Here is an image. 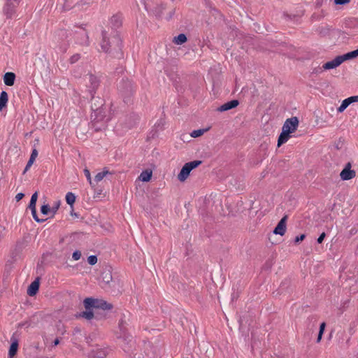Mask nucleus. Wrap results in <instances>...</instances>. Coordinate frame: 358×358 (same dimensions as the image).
Instances as JSON below:
<instances>
[{
    "instance_id": "11",
    "label": "nucleus",
    "mask_w": 358,
    "mask_h": 358,
    "mask_svg": "<svg viewBox=\"0 0 358 358\" xmlns=\"http://www.w3.org/2000/svg\"><path fill=\"white\" fill-rule=\"evenodd\" d=\"M97 303L98 300L92 298H87L84 300V306L87 310L91 308H96Z\"/></svg>"
},
{
    "instance_id": "40",
    "label": "nucleus",
    "mask_w": 358,
    "mask_h": 358,
    "mask_svg": "<svg viewBox=\"0 0 358 358\" xmlns=\"http://www.w3.org/2000/svg\"><path fill=\"white\" fill-rule=\"evenodd\" d=\"M119 326H120V331H122V333L120 334V336H118V337L121 338L122 337V334L124 333V327H123L122 322L120 323Z\"/></svg>"
},
{
    "instance_id": "20",
    "label": "nucleus",
    "mask_w": 358,
    "mask_h": 358,
    "mask_svg": "<svg viewBox=\"0 0 358 358\" xmlns=\"http://www.w3.org/2000/svg\"><path fill=\"white\" fill-rule=\"evenodd\" d=\"M84 173H85V176L87 181L90 184L91 187L94 188L95 187V184H94V182H93V180L92 179L90 171L87 169H84Z\"/></svg>"
},
{
    "instance_id": "8",
    "label": "nucleus",
    "mask_w": 358,
    "mask_h": 358,
    "mask_svg": "<svg viewBox=\"0 0 358 358\" xmlns=\"http://www.w3.org/2000/svg\"><path fill=\"white\" fill-rule=\"evenodd\" d=\"M238 105V101L237 100H232L231 101H229L227 103H225L224 104L222 105L219 108L220 111H227L228 110L232 109L235 107H236Z\"/></svg>"
},
{
    "instance_id": "36",
    "label": "nucleus",
    "mask_w": 358,
    "mask_h": 358,
    "mask_svg": "<svg viewBox=\"0 0 358 358\" xmlns=\"http://www.w3.org/2000/svg\"><path fill=\"white\" fill-rule=\"evenodd\" d=\"M325 236H326V234H325L324 232L320 234V236L317 238V243H322L323 240H324V237H325Z\"/></svg>"
},
{
    "instance_id": "1",
    "label": "nucleus",
    "mask_w": 358,
    "mask_h": 358,
    "mask_svg": "<svg viewBox=\"0 0 358 358\" xmlns=\"http://www.w3.org/2000/svg\"><path fill=\"white\" fill-rule=\"evenodd\" d=\"M298 125L299 120L296 117L289 118L285 122L282 128V132L280 134L278 140V147L289 140L290 137L289 134L296 130Z\"/></svg>"
},
{
    "instance_id": "3",
    "label": "nucleus",
    "mask_w": 358,
    "mask_h": 358,
    "mask_svg": "<svg viewBox=\"0 0 358 358\" xmlns=\"http://www.w3.org/2000/svg\"><path fill=\"white\" fill-rule=\"evenodd\" d=\"M347 60H350L348 53L337 56L334 59L324 63L322 66V69L324 70L336 69Z\"/></svg>"
},
{
    "instance_id": "23",
    "label": "nucleus",
    "mask_w": 358,
    "mask_h": 358,
    "mask_svg": "<svg viewBox=\"0 0 358 358\" xmlns=\"http://www.w3.org/2000/svg\"><path fill=\"white\" fill-rule=\"evenodd\" d=\"M349 106L350 104L345 99L342 101L341 106L337 108V111L338 113H343Z\"/></svg>"
},
{
    "instance_id": "13",
    "label": "nucleus",
    "mask_w": 358,
    "mask_h": 358,
    "mask_svg": "<svg viewBox=\"0 0 358 358\" xmlns=\"http://www.w3.org/2000/svg\"><path fill=\"white\" fill-rule=\"evenodd\" d=\"M8 101V96L7 92L5 91L1 92L0 94V110L6 106Z\"/></svg>"
},
{
    "instance_id": "33",
    "label": "nucleus",
    "mask_w": 358,
    "mask_h": 358,
    "mask_svg": "<svg viewBox=\"0 0 358 358\" xmlns=\"http://www.w3.org/2000/svg\"><path fill=\"white\" fill-rule=\"evenodd\" d=\"M350 0H334V3L338 5H343L350 2Z\"/></svg>"
},
{
    "instance_id": "22",
    "label": "nucleus",
    "mask_w": 358,
    "mask_h": 358,
    "mask_svg": "<svg viewBox=\"0 0 358 358\" xmlns=\"http://www.w3.org/2000/svg\"><path fill=\"white\" fill-rule=\"evenodd\" d=\"M325 327H326L325 322L321 323V324L320 326V331H319L318 336L317 338V343L320 342V341L322 339V335H323L324 329H325Z\"/></svg>"
},
{
    "instance_id": "29",
    "label": "nucleus",
    "mask_w": 358,
    "mask_h": 358,
    "mask_svg": "<svg viewBox=\"0 0 358 358\" xmlns=\"http://www.w3.org/2000/svg\"><path fill=\"white\" fill-rule=\"evenodd\" d=\"M346 100L348 101L350 105L352 104V103L358 102V95L350 96L347 98Z\"/></svg>"
},
{
    "instance_id": "25",
    "label": "nucleus",
    "mask_w": 358,
    "mask_h": 358,
    "mask_svg": "<svg viewBox=\"0 0 358 358\" xmlns=\"http://www.w3.org/2000/svg\"><path fill=\"white\" fill-rule=\"evenodd\" d=\"M82 316L87 320H91L93 318L94 314L90 309H86V310L83 313Z\"/></svg>"
},
{
    "instance_id": "28",
    "label": "nucleus",
    "mask_w": 358,
    "mask_h": 358,
    "mask_svg": "<svg viewBox=\"0 0 358 358\" xmlns=\"http://www.w3.org/2000/svg\"><path fill=\"white\" fill-rule=\"evenodd\" d=\"M87 262L90 265H94L97 262V257L94 255H91L87 258Z\"/></svg>"
},
{
    "instance_id": "27",
    "label": "nucleus",
    "mask_w": 358,
    "mask_h": 358,
    "mask_svg": "<svg viewBox=\"0 0 358 358\" xmlns=\"http://www.w3.org/2000/svg\"><path fill=\"white\" fill-rule=\"evenodd\" d=\"M38 156V151L36 149H34L32 150V152H31V157L29 159V162H34L36 158Z\"/></svg>"
},
{
    "instance_id": "30",
    "label": "nucleus",
    "mask_w": 358,
    "mask_h": 358,
    "mask_svg": "<svg viewBox=\"0 0 358 358\" xmlns=\"http://www.w3.org/2000/svg\"><path fill=\"white\" fill-rule=\"evenodd\" d=\"M81 257V252L78 250L75 251L72 255V258L75 260H79Z\"/></svg>"
},
{
    "instance_id": "24",
    "label": "nucleus",
    "mask_w": 358,
    "mask_h": 358,
    "mask_svg": "<svg viewBox=\"0 0 358 358\" xmlns=\"http://www.w3.org/2000/svg\"><path fill=\"white\" fill-rule=\"evenodd\" d=\"M59 206H60V201H56L52 203V206H51V210H52V215H55L57 213Z\"/></svg>"
},
{
    "instance_id": "6",
    "label": "nucleus",
    "mask_w": 358,
    "mask_h": 358,
    "mask_svg": "<svg viewBox=\"0 0 358 358\" xmlns=\"http://www.w3.org/2000/svg\"><path fill=\"white\" fill-rule=\"evenodd\" d=\"M15 80V75L12 72H7L3 76V82L6 85L13 86Z\"/></svg>"
},
{
    "instance_id": "39",
    "label": "nucleus",
    "mask_w": 358,
    "mask_h": 358,
    "mask_svg": "<svg viewBox=\"0 0 358 358\" xmlns=\"http://www.w3.org/2000/svg\"><path fill=\"white\" fill-rule=\"evenodd\" d=\"M79 59V55H73V57H71V63H73V62H76V61H78Z\"/></svg>"
},
{
    "instance_id": "38",
    "label": "nucleus",
    "mask_w": 358,
    "mask_h": 358,
    "mask_svg": "<svg viewBox=\"0 0 358 358\" xmlns=\"http://www.w3.org/2000/svg\"><path fill=\"white\" fill-rule=\"evenodd\" d=\"M36 202H31L29 203V208H30L31 210H36Z\"/></svg>"
},
{
    "instance_id": "15",
    "label": "nucleus",
    "mask_w": 358,
    "mask_h": 358,
    "mask_svg": "<svg viewBox=\"0 0 358 358\" xmlns=\"http://www.w3.org/2000/svg\"><path fill=\"white\" fill-rule=\"evenodd\" d=\"M65 199H66V203L69 205H70L71 206H72L76 201V196L72 192H68L66 194Z\"/></svg>"
},
{
    "instance_id": "26",
    "label": "nucleus",
    "mask_w": 358,
    "mask_h": 358,
    "mask_svg": "<svg viewBox=\"0 0 358 358\" xmlns=\"http://www.w3.org/2000/svg\"><path fill=\"white\" fill-rule=\"evenodd\" d=\"M348 57L350 59H352L355 57H358V48L353 51L348 52Z\"/></svg>"
},
{
    "instance_id": "35",
    "label": "nucleus",
    "mask_w": 358,
    "mask_h": 358,
    "mask_svg": "<svg viewBox=\"0 0 358 358\" xmlns=\"http://www.w3.org/2000/svg\"><path fill=\"white\" fill-rule=\"evenodd\" d=\"M37 199H38V192H36L35 193H34L32 194L30 201L36 203Z\"/></svg>"
},
{
    "instance_id": "5",
    "label": "nucleus",
    "mask_w": 358,
    "mask_h": 358,
    "mask_svg": "<svg viewBox=\"0 0 358 358\" xmlns=\"http://www.w3.org/2000/svg\"><path fill=\"white\" fill-rule=\"evenodd\" d=\"M340 176L342 180H348L352 179L355 177V171L350 169V164H348L340 173Z\"/></svg>"
},
{
    "instance_id": "2",
    "label": "nucleus",
    "mask_w": 358,
    "mask_h": 358,
    "mask_svg": "<svg viewBox=\"0 0 358 358\" xmlns=\"http://www.w3.org/2000/svg\"><path fill=\"white\" fill-rule=\"evenodd\" d=\"M201 164V161L195 160L186 163L181 169L178 175V179L180 182H184L189 176L190 172Z\"/></svg>"
},
{
    "instance_id": "42",
    "label": "nucleus",
    "mask_w": 358,
    "mask_h": 358,
    "mask_svg": "<svg viewBox=\"0 0 358 358\" xmlns=\"http://www.w3.org/2000/svg\"><path fill=\"white\" fill-rule=\"evenodd\" d=\"M59 339H55V341H54V345H58V344H59Z\"/></svg>"
},
{
    "instance_id": "10",
    "label": "nucleus",
    "mask_w": 358,
    "mask_h": 358,
    "mask_svg": "<svg viewBox=\"0 0 358 358\" xmlns=\"http://www.w3.org/2000/svg\"><path fill=\"white\" fill-rule=\"evenodd\" d=\"M152 176V171L147 169L143 171L139 176L138 179L143 182H148L150 180Z\"/></svg>"
},
{
    "instance_id": "14",
    "label": "nucleus",
    "mask_w": 358,
    "mask_h": 358,
    "mask_svg": "<svg viewBox=\"0 0 358 358\" xmlns=\"http://www.w3.org/2000/svg\"><path fill=\"white\" fill-rule=\"evenodd\" d=\"M92 356L96 358H103L106 356V352L104 350L96 347L92 352Z\"/></svg>"
},
{
    "instance_id": "37",
    "label": "nucleus",
    "mask_w": 358,
    "mask_h": 358,
    "mask_svg": "<svg viewBox=\"0 0 358 358\" xmlns=\"http://www.w3.org/2000/svg\"><path fill=\"white\" fill-rule=\"evenodd\" d=\"M24 194L23 193H18L15 196L16 201H20L24 197Z\"/></svg>"
},
{
    "instance_id": "7",
    "label": "nucleus",
    "mask_w": 358,
    "mask_h": 358,
    "mask_svg": "<svg viewBox=\"0 0 358 358\" xmlns=\"http://www.w3.org/2000/svg\"><path fill=\"white\" fill-rule=\"evenodd\" d=\"M39 288V280L38 278L36 279L34 282L31 283L29 285L27 293L29 296H34L38 292Z\"/></svg>"
},
{
    "instance_id": "4",
    "label": "nucleus",
    "mask_w": 358,
    "mask_h": 358,
    "mask_svg": "<svg viewBox=\"0 0 358 358\" xmlns=\"http://www.w3.org/2000/svg\"><path fill=\"white\" fill-rule=\"evenodd\" d=\"M287 216H284L278 223L277 226L273 230V233L275 234H278L280 236H283L286 232V222H287Z\"/></svg>"
},
{
    "instance_id": "21",
    "label": "nucleus",
    "mask_w": 358,
    "mask_h": 358,
    "mask_svg": "<svg viewBox=\"0 0 358 358\" xmlns=\"http://www.w3.org/2000/svg\"><path fill=\"white\" fill-rule=\"evenodd\" d=\"M41 212L44 215L52 214L51 207L48 204H44L41 208Z\"/></svg>"
},
{
    "instance_id": "31",
    "label": "nucleus",
    "mask_w": 358,
    "mask_h": 358,
    "mask_svg": "<svg viewBox=\"0 0 358 358\" xmlns=\"http://www.w3.org/2000/svg\"><path fill=\"white\" fill-rule=\"evenodd\" d=\"M90 80L92 82V87L94 88L97 86V80H96V78L93 76H90Z\"/></svg>"
},
{
    "instance_id": "16",
    "label": "nucleus",
    "mask_w": 358,
    "mask_h": 358,
    "mask_svg": "<svg viewBox=\"0 0 358 358\" xmlns=\"http://www.w3.org/2000/svg\"><path fill=\"white\" fill-rule=\"evenodd\" d=\"M187 41V37L185 34H180L178 36L175 37L173 42L177 45H181Z\"/></svg>"
},
{
    "instance_id": "41",
    "label": "nucleus",
    "mask_w": 358,
    "mask_h": 358,
    "mask_svg": "<svg viewBox=\"0 0 358 358\" xmlns=\"http://www.w3.org/2000/svg\"><path fill=\"white\" fill-rule=\"evenodd\" d=\"M32 164H33V162L28 161V162L26 165V167H25V171H27L31 166Z\"/></svg>"
},
{
    "instance_id": "34",
    "label": "nucleus",
    "mask_w": 358,
    "mask_h": 358,
    "mask_svg": "<svg viewBox=\"0 0 358 358\" xmlns=\"http://www.w3.org/2000/svg\"><path fill=\"white\" fill-rule=\"evenodd\" d=\"M305 237H306L305 234H301V235H300L299 236H296L295 238V243H299L300 241H302L303 240H304Z\"/></svg>"
},
{
    "instance_id": "32",
    "label": "nucleus",
    "mask_w": 358,
    "mask_h": 358,
    "mask_svg": "<svg viewBox=\"0 0 358 358\" xmlns=\"http://www.w3.org/2000/svg\"><path fill=\"white\" fill-rule=\"evenodd\" d=\"M31 214L33 215V217L34 219L37 222H43L44 220H40L38 216H37V214H36V210H31Z\"/></svg>"
},
{
    "instance_id": "18",
    "label": "nucleus",
    "mask_w": 358,
    "mask_h": 358,
    "mask_svg": "<svg viewBox=\"0 0 358 358\" xmlns=\"http://www.w3.org/2000/svg\"><path fill=\"white\" fill-rule=\"evenodd\" d=\"M111 308H112L111 304L108 303L107 302L102 301V300H98L96 308H101L103 310H106V309H110Z\"/></svg>"
},
{
    "instance_id": "12",
    "label": "nucleus",
    "mask_w": 358,
    "mask_h": 358,
    "mask_svg": "<svg viewBox=\"0 0 358 358\" xmlns=\"http://www.w3.org/2000/svg\"><path fill=\"white\" fill-rule=\"evenodd\" d=\"M109 173V171L106 169H104L103 171L98 173L94 180L93 182H94L95 186L101 182L108 174Z\"/></svg>"
},
{
    "instance_id": "19",
    "label": "nucleus",
    "mask_w": 358,
    "mask_h": 358,
    "mask_svg": "<svg viewBox=\"0 0 358 358\" xmlns=\"http://www.w3.org/2000/svg\"><path fill=\"white\" fill-rule=\"evenodd\" d=\"M208 129L209 128L194 130L191 133L190 136L193 138L199 137L202 136L204 133H206L207 131H208Z\"/></svg>"
},
{
    "instance_id": "9",
    "label": "nucleus",
    "mask_w": 358,
    "mask_h": 358,
    "mask_svg": "<svg viewBox=\"0 0 358 358\" xmlns=\"http://www.w3.org/2000/svg\"><path fill=\"white\" fill-rule=\"evenodd\" d=\"M109 46H110L109 38H108V35L106 34V33L103 32L102 41L101 42V50L103 52H108L109 50Z\"/></svg>"
},
{
    "instance_id": "17",
    "label": "nucleus",
    "mask_w": 358,
    "mask_h": 358,
    "mask_svg": "<svg viewBox=\"0 0 358 358\" xmlns=\"http://www.w3.org/2000/svg\"><path fill=\"white\" fill-rule=\"evenodd\" d=\"M17 348H18V343L17 341H14L11 343V345L10 346V349H9V352H8L10 357H13L16 354V352L17 351Z\"/></svg>"
}]
</instances>
